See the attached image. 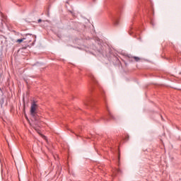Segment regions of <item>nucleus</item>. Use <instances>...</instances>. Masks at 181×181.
Returning <instances> with one entry per match:
<instances>
[{
  "label": "nucleus",
  "instance_id": "1a4fd4ad",
  "mask_svg": "<svg viewBox=\"0 0 181 181\" xmlns=\"http://www.w3.org/2000/svg\"><path fill=\"white\" fill-rule=\"evenodd\" d=\"M40 22H42V19H39V20L37 21V23H40Z\"/></svg>",
  "mask_w": 181,
  "mask_h": 181
},
{
  "label": "nucleus",
  "instance_id": "9b49d317",
  "mask_svg": "<svg viewBox=\"0 0 181 181\" xmlns=\"http://www.w3.org/2000/svg\"><path fill=\"white\" fill-rule=\"evenodd\" d=\"M161 119H163V117H162V115L160 116Z\"/></svg>",
  "mask_w": 181,
  "mask_h": 181
},
{
  "label": "nucleus",
  "instance_id": "f257e3e1",
  "mask_svg": "<svg viewBox=\"0 0 181 181\" xmlns=\"http://www.w3.org/2000/svg\"><path fill=\"white\" fill-rule=\"evenodd\" d=\"M37 108V104H36V102L33 101L31 103L30 107V115L32 118L34 119L35 121H40V117L37 115V112H36V110Z\"/></svg>",
  "mask_w": 181,
  "mask_h": 181
},
{
  "label": "nucleus",
  "instance_id": "ddd939ff",
  "mask_svg": "<svg viewBox=\"0 0 181 181\" xmlns=\"http://www.w3.org/2000/svg\"><path fill=\"white\" fill-rule=\"evenodd\" d=\"M71 13H73V12L72 11H70Z\"/></svg>",
  "mask_w": 181,
  "mask_h": 181
},
{
  "label": "nucleus",
  "instance_id": "f03ea898",
  "mask_svg": "<svg viewBox=\"0 0 181 181\" xmlns=\"http://www.w3.org/2000/svg\"><path fill=\"white\" fill-rule=\"evenodd\" d=\"M35 39V35L32 34H26L25 37H24V42L25 43H30L32 40Z\"/></svg>",
  "mask_w": 181,
  "mask_h": 181
},
{
  "label": "nucleus",
  "instance_id": "9d476101",
  "mask_svg": "<svg viewBox=\"0 0 181 181\" xmlns=\"http://www.w3.org/2000/svg\"><path fill=\"white\" fill-rule=\"evenodd\" d=\"M35 42H36V40H35L33 41V42L32 43V46H33V45H35Z\"/></svg>",
  "mask_w": 181,
  "mask_h": 181
},
{
  "label": "nucleus",
  "instance_id": "f8f14e48",
  "mask_svg": "<svg viewBox=\"0 0 181 181\" xmlns=\"http://www.w3.org/2000/svg\"><path fill=\"white\" fill-rule=\"evenodd\" d=\"M119 159V156H118Z\"/></svg>",
  "mask_w": 181,
  "mask_h": 181
},
{
  "label": "nucleus",
  "instance_id": "6e6552de",
  "mask_svg": "<svg viewBox=\"0 0 181 181\" xmlns=\"http://www.w3.org/2000/svg\"><path fill=\"white\" fill-rule=\"evenodd\" d=\"M114 23H115V25H118V23H119V22H118V20H115V21H114Z\"/></svg>",
  "mask_w": 181,
  "mask_h": 181
},
{
  "label": "nucleus",
  "instance_id": "0eeeda50",
  "mask_svg": "<svg viewBox=\"0 0 181 181\" xmlns=\"http://www.w3.org/2000/svg\"><path fill=\"white\" fill-rule=\"evenodd\" d=\"M18 43H22V42H25V38L18 39L16 41Z\"/></svg>",
  "mask_w": 181,
  "mask_h": 181
},
{
  "label": "nucleus",
  "instance_id": "423d86ee",
  "mask_svg": "<svg viewBox=\"0 0 181 181\" xmlns=\"http://www.w3.org/2000/svg\"><path fill=\"white\" fill-rule=\"evenodd\" d=\"M91 101H93V99H88V100L85 102V105H90V104H91Z\"/></svg>",
  "mask_w": 181,
  "mask_h": 181
},
{
  "label": "nucleus",
  "instance_id": "20e7f679",
  "mask_svg": "<svg viewBox=\"0 0 181 181\" xmlns=\"http://www.w3.org/2000/svg\"><path fill=\"white\" fill-rule=\"evenodd\" d=\"M129 62H133L132 59H134V62H139V60H141V58L139 57H130V56H127Z\"/></svg>",
  "mask_w": 181,
  "mask_h": 181
},
{
  "label": "nucleus",
  "instance_id": "39448f33",
  "mask_svg": "<svg viewBox=\"0 0 181 181\" xmlns=\"http://www.w3.org/2000/svg\"><path fill=\"white\" fill-rule=\"evenodd\" d=\"M99 52L103 54V56H107V47H103V49L100 50Z\"/></svg>",
  "mask_w": 181,
  "mask_h": 181
},
{
  "label": "nucleus",
  "instance_id": "7ed1b4c3",
  "mask_svg": "<svg viewBox=\"0 0 181 181\" xmlns=\"http://www.w3.org/2000/svg\"><path fill=\"white\" fill-rule=\"evenodd\" d=\"M104 101H105L106 110H107V111L108 112L109 118H110V119H115V117H114V115H112V113L110 110V108L108 107V105L107 104V100H105V98H104Z\"/></svg>",
  "mask_w": 181,
  "mask_h": 181
}]
</instances>
